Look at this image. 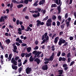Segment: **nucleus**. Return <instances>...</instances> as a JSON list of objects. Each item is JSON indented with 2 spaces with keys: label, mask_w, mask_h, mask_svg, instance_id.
<instances>
[{
  "label": "nucleus",
  "mask_w": 76,
  "mask_h": 76,
  "mask_svg": "<svg viewBox=\"0 0 76 76\" xmlns=\"http://www.w3.org/2000/svg\"><path fill=\"white\" fill-rule=\"evenodd\" d=\"M27 9V7H25L23 10V12H26V10Z\"/></svg>",
  "instance_id": "obj_43"
},
{
  "label": "nucleus",
  "mask_w": 76,
  "mask_h": 76,
  "mask_svg": "<svg viewBox=\"0 0 76 76\" xmlns=\"http://www.w3.org/2000/svg\"><path fill=\"white\" fill-rule=\"evenodd\" d=\"M67 17H68V13H66L65 15V18H67Z\"/></svg>",
  "instance_id": "obj_53"
},
{
  "label": "nucleus",
  "mask_w": 76,
  "mask_h": 76,
  "mask_svg": "<svg viewBox=\"0 0 76 76\" xmlns=\"http://www.w3.org/2000/svg\"><path fill=\"white\" fill-rule=\"evenodd\" d=\"M14 49L13 50V51L14 53H16L17 54H18V51H17V50L18 49L17 46H14L13 47Z\"/></svg>",
  "instance_id": "obj_9"
},
{
  "label": "nucleus",
  "mask_w": 76,
  "mask_h": 76,
  "mask_svg": "<svg viewBox=\"0 0 76 76\" xmlns=\"http://www.w3.org/2000/svg\"><path fill=\"white\" fill-rule=\"evenodd\" d=\"M61 4H62V2L61 1L60 5H59V6H58L57 7V10L58 11V14H60V13H61V8L60 7L61 6Z\"/></svg>",
  "instance_id": "obj_7"
},
{
  "label": "nucleus",
  "mask_w": 76,
  "mask_h": 76,
  "mask_svg": "<svg viewBox=\"0 0 76 76\" xmlns=\"http://www.w3.org/2000/svg\"><path fill=\"white\" fill-rule=\"evenodd\" d=\"M47 35H48V33L47 32L45 33L44 35L43 34L42 37V40H43L44 38H47Z\"/></svg>",
  "instance_id": "obj_10"
},
{
  "label": "nucleus",
  "mask_w": 76,
  "mask_h": 76,
  "mask_svg": "<svg viewBox=\"0 0 76 76\" xmlns=\"http://www.w3.org/2000/svg\"><path fill=\"white\" fill-rule=\"evenodd\" d=\"M18 9H19L22 7H23V5L22 4H20L19 5H18L17 6Z\"/></svg>",
  "instance_id": "obj_19"
},
{
  "label": "nucleus",
  "mask_w": 76,
  "mask_h": 76,
  "mask_svg": "<svg viewBox=\"0 0 76 76\" xmlns=\"http://www.w3.org/2000/svg\"><path fill=\"white\" fill-rule=\"evenodd\" d=\"M21 29L22 31H23V30H25V27H24L23 26L21 25Z\"/></svg>",
  "instance_id": "obj_38"
},
{
  "label": "nucleus",
  "mask_w": 76,
  "mask_h": 76,
  "mask_svg": "<svg viewBox=\"0 0 76 76\" xmlns=\"http://www.w3.org/2000/svg\"><path fill=\"white\" fill-rule=\"evenodd\" d=\"M62 44H64L63 46L64 47L65 46H66L67 44H68V42H66V40L62 38H61L59 39V41L58 42V45H61Z\"/></svg>",
  "instance_id": "obj_1"
},
{
  "label": "nucleus",
  "mask_w": 76,
  "mask_h": 76,
  "mask_svg": "<svg viewBox=\"0 0 76 76\" xmlns=\"http://www.w3.org/2000/svg\"><path fill=\"white\" fill-rule=\"evenodd\" d=\"M51 7H56L57 5L56 4H52L51 6Z\"/></svg>",
  "instance_id": "obj_32"
},
{
  "label": "nucleus",
  "mask_w": 76,
  "mask_h": 76,
  "mask_svg": "<svg viewBox=\"0 0 76 76\" xmlns=\"http://www.w3.org/2000/svg\"><path fill=\"white\" fill-rule=\"evenodd\" d=\"M33 17L34 18H37V15L36 14H33Z\"/></svg>",
  "instance_id": "obj_47"
},
{
  "label": "nucleus",
  "mask_w": 76,
  "mask_h": 76,
  "mask_svg": "<svg viewBox=\"0 0 76 76\" xmlns=\"http://www.w3.org/2000/svg\"><path fill=\"white\" fill-rule=\"evenodd\" d=\"M38 49V47L37 46H36L34 48V50H37Z\"/></svg>",
  "instance_id": "obj_58"
},
{
  "label": "nucleus",
  "mask_w": 76,
  "mask_h": 76,
  "mask_svg": "<svg viewBox=\"0 0 76 76\" xmlns=\"http://www.w3.org/2000/svg\"><path fill=\"white\" fill-rule=\"evenodd\" d=\"M1 48V49L2 50H4V48H5V46H4V45H1V46H0Z\"/></svg>",
  "instance_id": "obj_39"
},
{
  "label": "nucleus",
  "mask_w": 76,
  "mask_h": 76,
  "mask_svg": "<svg viewBox=\"0 0 76 76\" xmlns=\"http://www.w3.org/2000/svg\"><path fill=\"white\" fill-rule=\"evenodd\" d=\"M58 19L59 20L61 21V16H58Z\"/></svg>",
  "instance_id": "obj_33"
},
{
  "label": "nucleus",
  "mask_w": 76,
  "mask_h": 76,
  "mask_svg": "<svg viewBox=\"0 0 76 76\" xmlns=\"http://www.w3.org/2000/svg\"><path fill=\"white\" fill-rule=\"evenodd\" d=\"M5 42L7 44H9V43H10V39H7L5 40Z\"/></svg>",
  "instance_id": "obj_23"
},
{
  "label": "nucleus",
  "mask_w": 76,
  "mask_h": 76,
  "mask_svg": "<svg viewBox=\"0 0 76 76\" xmlns=\"http://www.w3.org/2000/svg\"><path fill=\"white\" fill-rule=\"evenodd\" d=\"M23 3V0H21L20 2H18V4H19L20 3Z\"/></svg>",
  "instance_id": "obj_45"
},
{
  "label": "nucleus",
  "mask_w": 76,
  "mask_h": 76,
  "mask_svg": "<svg viewBox=\"0 0 76 76\" xmlns=\"http://www.w3.org/2000/svg\"><path fill=\"white\" fill-rule=\"evenodd\" d=\"M42 53V52L38 51L37 50H34L32 52L33 54H34L35 56H37L38 58H39L40 57V56L39 54Z\"/></svg>",
  "instance_id": "obj_3"
},
{
  "label": "nucleus",
  "mask_w": 76,
  "mask_h": 76,
  "mask_svg": "<svg viewBox=\"0 0 76 76\" xmlns=\"http://www.w3.org/2000/svg\"><path fill=\"white\" fill-rule=\"evenodd\" d=\"M12 3H14L18 4V2L16 1V0H12Z\"/></svg>",
  "instance_id": "obj_31"
},
{
  "label": "nucleus",
  "mask_w": 76,
  "mask_h": 76,
  "mask_svg": "<svg viewBox=\"0 0 76 76\" xmlns=\"http://www.w3.org/2000/svg\"><path fill=\"white\" fill-rule=\"evenodd\" d=\"M63 25H62L61 26V29H64V27L65 25H64V24Z\"/></svg>",
  "instance_id": "obj_50"
},
{
  "label": "nucleus",
  "mask_w": 76,
  "mask_h": 76,
  "mask_svg": "<svg viewBox=\"0 0 76 76\" xmlns=\"http://www.w3.org/2000/svg\"><path fill=\"white\" fill-rule=\"evenodd\" d=\"M20 22V20H17L16 21V24L17 25L19 24V23Z\"/></svg>",
  "instance_id": "obj_44"
},
{
  "label": "nucleus",
  "mask_w": 76,
  "mask_h": 76,
  "mask_svg": "<svg viewBox=\"0 0 76 76\" xmlns=\"http://www.w3.org/2000/svg\"><path fill=\"white\" fill-rule=\"evenodd\" d=\"M47 22L48 23H51L52 22V20L51 18L47 20Z\"/></svg>",
  "instance_id": "obj_29"
},
{
  "label": "nucleus",
  "mask_w": 76,
  "mask_h": 76,
  "mask_svg": "<svg viewBox=\"0 0 76 76\" xmlns=\"http://www.w3.org/2000/svg\"><path fill=\"white\" fill-rule=\"evenodd\" d=\"M28 1H29V0H25L24 1V3L25 4H28Z\"/></svg>",
  "instance_id": "obj_40"
},
{
  "label": "nucleus",
  "mask_w": 76,
  "mask_h": 76,
  "mask_svg": "<svg viewBox=\"0 0 76 76\" xmlns=\"http://www.w3.org/2000/svg\"><path fill=\"white\" fill-rule=\"evenodd\" d=\"M20 58L19 56H17L15 58H12L11 59V63H13V64L15 65V66H17V63H18V62L16 61V60H18V59H20Z\"/></svg>",
  "instance_id": "obj_2"
},
{
  "label": "nucleus",
  "mask_w": 76,
  "mask_h": 76,
  "mask_svg": "<svg viewBox=\"0 0 76 76\" xmlns=\"http://www.w3.org/2000/svg\"><path fill=\"white\" fill-rule=\"evenodd\" d=\"M30 61H34V58L32 57V56H31L29 59Z\"/></svg>",
  "instance_id": "obj_20"
},
{
  "label": "nucleus",
  "mask_w": 76,
  "mask_h": 76,
  "mask_svg": "<svg viewBox=\"0 0 76 76\" xmlns=\"http://www.w3.org/2000/svg\"><path fill=\"white\" fill-rule=\"evenodd\" d=\"M23 67V66H21L18 69V70L19 73H21V72H22V67Z\"/></svg>",
  "instance_id": "obj_22"
},
{
  "label": "nucleus",
  "mask_w": 76,
  "mask_h": 76,
  "mask_svg": "<svg viewBox=\"0 0 76 76\" xmlns=\"http://www.w3.org/2000/svg\"><path fill=\"white\" fill-rule=\"evenodd\" d=\"M66 56V53H61V56L64 57V56Z\"/></svg>",
  "instance_id": "obj_56"
},
{
  "label": "nucleus",
  "mask_w": 76,
  "mask_h": 76,
  "mask_svg": "<svg viewBox=\"0 0 76 76\" xmlns=\"http://www.w3.org/2000/svg\"><path fill=\"white\" fill-rule=\"evenodd\" d=\"M69 39L70 41H72V40H73V37H69Z\"/></svg>",
  "instance_id": "obj_62"
},
{
  "label": "nucleus",
  "mask_w": 76,
  "mask_h": 76,
  "mask_svg": "<svg viewBox=\"0 0 76 76\" xmlns=\"http://www.w3.org/2000/svg\"><path fill=\"white\" fill-rule=\"evenodd\" d=\"M58 72H59V74L60 75H57L56 76H64L63 75H62V74H63V70H58Z\"/></svg>",
  "instance_id": "obj_12"
},
{
  "label": "nucleus",
  "mask_w": 76,
  "mask_h": 76,
  "mask_svg": "<svg viewBox=\"0 0 76 76\" xmlns=\"http://www.w3.org/2000/svg\"><path fill=\"white\" fill-rule=\"evenodd\" d=\"M32 55V53H30L29 54H28L25 56L26 57H29L31 56Z\"/></svg>",
  "instance_id": "obj_26"
},
{
  "label": "nucleus",
  "mask_w": 76,
  "mask_h": 76,
  "mask_svg": "<svg viewBox=\"0 0 76 76\" xmlns=\"http://www.w3.org/2000/svg\"><path fill=\"white\" fill-rule=\"evenodd\" d=\"M60 25V22L58 21H57V26H59Z\"/></svg>",
  "instance_id": "obj_54"
},
{
  "label": "nucleus",
  "mask_w": 76,
  "mask_h": 76,
  "mask_svg": "<svg viewBox=\"0 0 76 76\" xmlns=\"http://www.w3.org/2000/svg\"><path fill=\"white\" fill-rule=\"evenodd\" d=\"M54 56H55L54 53H52V54L50 57H53V58H54Z\"/></svg>",
  "instance_id": "obj_57"
},
{
  "label": "nucleus",
  "mask_w": 76,
  "mask_h": 76,
  "mask_svg": "<svg viewBox=\"0 0 76 76\" xmlns=\"http://www.w3.org/2000/svg\"><path fill=\"white\" fill-rule=\"evenodd\" d=\"M31 70H32L31 68H29V67L27 68L25 70L27 74H30L31 72Z\"/></svg>",
  "instance_id": "obj_5"
},
{
  "label": "nucleus",
  "mask_w": 76,
  "mask_h": 76,
  "mask_svg": "<svg viewBox=\"0 0 76 76\" xmlns=\"http://www.w3.org/2000/svg\"><path fill=\"white\" fill-rule=\"evenodd\" d=\"M12 68L14 70H16V69H18V66L12 65Z\"/></svg>",
  "instance_id": "obj_18"
},
{
  "label": "nucleus",
  "mask_w": 76,
  "mask_h": 76,
  "mask_svg": "<svg viewBox=\"0 0 76 76\" xmlns=\"http://www.w3.org/2000/svg\"><path fill=\"white\" fill-rule=\"evenodd\" d=\"M56 34H53V36L52 37V39H54V37H56Z\"/></svg>",
  "instance_id": "obj_61"
},
{
  "label": "nucleus",
  "mask_w": 76,
  "mask_h": 76,
  "mask_svg": "<svg viewBox=\"0 0 76 76\" xmlns=\"http://www.w3.org/2000/svg\"><path fill=\"white\" fill-rule=\"evenodd\" d=\"M32 55V53H30L29 54H28L25 56L26 57H29L31 56Z\"/></svg>",
  "instance_id": "obj_25"
},
{
  "label": "nucleus",
  "mask_w": 76,
  "mask_h": 76,
  "mask_svg": "<svg viewBox=\"0 0 76 76\" xmlns=\"http://www.w3.org/2000/svg\"><path fill=\"white\" fill-rule=\"evenodd\" d=\"M31 47H29L27 48V50L28 52V53H29V52H31Z\"/></svg>",
  "instance_id": "obj_21"
},
{
  "label": "nucleus",
  "mask_w": 76,
  "mask_h": 76,
  "mask_svg": "<svg viewBox=\"0 0 76 76\" xmlns=\"http://www.w3.org/2000/svg\"><path fill=\"white\" fill-rule=\"evenodd\" d=\"M32 55V53H30L29 54H28L25 56L26 57H29L31 56Z\"/></svg>",
  "instance_id": "obj_27"
},
{
  "label": "nucleus",
  "mask_w": 76,
  "mask_h": 76,
  "mask_svg": "<svg viewBox=\"0 0 76 76\" xmlns=\"http://www.w3.org/2000/svg\"><path fill=\"white\" fill-rule=\"evenodd\" d=\"M66 59L64 57H60L59 58V61H65L66 60Z\"/></svg>",
  "instance_id": "obj_13"
},
{
  "label": "nucleus",
  "mask_w": 76,
  "mask_h": 76,
  "mask_svg": "<svg viewBox=\"0 0 76 76\" xmlns=\"http://www.w3.org/2000/svg\"><path fill=\"white\" fill-rule=\"evenodd\" d=\"M22 66V62L18 63V67H20Z\"/></svg>",
  "instance_id": "obj_49"
},
{
  "label": "nucleus",
  "mask_w": 76,
  "mask_h": 76,
  "mask_svg": "<svg viewBox=\"0 0 76 76\" xmlns=\"http://www.w3.org/2000/svg\"><path fill=\"white\" fill-rule=\"evenodd\" d=\"M7 19V16L4 15L1 17L0 18V22H5V19Z\"/></svg>",
  "instance_id": "obj_4"
},
{
  "label": "nucleus",
  "mask_w": 76,
  "mask_h": 76,
  "mask_svg": "<svg viewBox=\"0 0 76 76\" xmlns=\"http://www.w3.org/2000/svg\"><path fill=\"white\" fill-rule=\"evenodd\" d=\"M34 61L36 62L37 64H39V63H40V59H39L38 58H36L34 60Z\"/></svg>",
  "instance_id": "obj_11"
},
{
  "label": "nucleus",
  "mask_w": 76,
  "mask_h": 76,
  "mask_svg": "<svg viewBox=\"0 0 76 76\" xmlns=\"http://www.w3.org/2000/svg\"><path fill=\"white\" fill-rule=\"evenodd\" d=\"M70 21H67L66 22V24L67 25L66 26L67 27H68L69 26V23H70Z\"/></svg>",
  "instance_id": "obj_36"
},
{
  "label": "nucleus",
  "mask_w": 76,
  "mask_h": 76,
  "mask_svg": "<svg viewBox=\"0 0 76 76\" xmlns=\"http://www.w3.org/2000/svg\"><path fill=\"white\" fill-rule=\"evenodd\" d=\"M22 45L23 47H25L27 45L26 44L23 43L22 44Z\"/></svg>",
  "instance_id": "obj_48"
},
{
  "label": "nucleus",
  "mask_w": 76,
  "mask_h": 76,
  "mask_svg": "<svg viewBox=\"0 0 76 76\" xmlns=\"http://www.w3.org/2000/svg\"><path fill=\"white\" fill-rule=\"evenodd\" d=\"M15 44L17 46H20V44L18 42H15Z\"/></svg>",
  "instance_id": "obj_55"
},
{
  "label": "nucleus",
  "mask_w": 76,
  "mask_h": 76,
  "mask_svg": "<svg viewBox=\"0 0 76 76\" xmlns=\"http://www.w3.org/2000/svg\"><path fill=\"white\" fill-rule=\"evenodd\" d=\"M0 58H1V60H3V55H2L0 57Z\"/></svg>",
  "instance_id": "obj_63"
},
{
  "label": "nucleus",
  "mask_w": 76,
  "mask_h": 76,
  "mask_svg": "<svg viewBox=\"0 0 76 76\" xmlns=\"http://www.w3.org/2000/svg\"><path fill=\"white\" fill-rule=\"evenodd\" d=\"M42 69L43 70H48V66L47 64H45L42 66Z\"/></svg>",
  "instance_id": "obj_8"
},
{
  "label": "nucleus",
  "mask_w": 76,
  "mask_h": 76,
  "mask_svg": "<svg viewBox=\"0 0 76 76\" xmlns=\"http://www.w3.org/2000/svg\"><path fill=\"white\" fill-rule=\"evenodd\" d=\"M9 27L10 28H13V25H12L11 24H10Z\"/></svg>",
  "instance_id": "obj_64"
},
{
  "label": "nucleus",
  "mask_w": 76,
  "mask_h": 76,
  "mask_svg": "<svg viewBox=\"0 0 76 76\" xmlns=\"http://www.w3.org/2000/svg\"><path fill=\"white\" fill-rule=\"evenodd\" d=\"M48 19V16H46L45 18H44L43 20L45 21V20H47V19Z\"/></svg>",
  "instance_id": "obj_37"
},
{
  "label": "nucleus",
  "mask_w": 76,
  "mask_h": 76,
  "mask_svg": "<svg viewBox=\"0 0 76 76\" xmlns=\"http://www.w3.org/2000/svg\"><path fill=\"white\" fill-rule=\"evenodd\" d=\"M63 34V31H61L59 33V35L60 36H61Z\"/></svg>",
  "instance_id": "obj_59"
},
{
  "label": "nucleus",
  "mask_w": 76,
  "mask_h": 76,
  "mask_svg": "<svg viewBox=\"0 0 76 76\" xmlns=\"http://www.w3.org/2000/svg\"><path fill=\"white\" fill-rule=\"evenodd\" d=\"M54 47H55V46H54V45L52 46L51 47V48L52 49L51 50L52 51H54L55 50V48Z\"/></svg>",
  "instance_id": "obj_35"
},
{
  "label": "nucleus",
  "mask_w": 76,
  "mask_h": 76,
  "mask_svg": "<svg viewBox=\"0 0 76 76\" xmlns=\"http://www.w3.org/2000/svg\"><path fill=\"white\" fill-rule=\"evenodd\" d=\"M70 60H71V58H68V62L70 63Z\"/></svg>",
  "instance_id": "obj_60"
},
{
  "label": "nucleus",
  "mask_w": 76,
  "mask_h": 76,
  "mask_svg": "<svg viewBox=\"0 0 76 76\" xmlns=\"http://www.w3.org/2000/svg\"><path fill=\"white\" fill-rule=\"evenodd\" d=\"M61 54V52L60 51H59L58 52V53H57V56L58 57H59L60 55Z\"/></svg>",
  "instance_id": "obj_41"
},
{
  "label": "nucleus",
  "mask_w": 76,
  "mask_h": 76,
  "mask_svg": "<svg viewBox=\"0 0 76 76\" xmlns=\"http://www.w3.org/2000/svg\"><path fill=\"white\" fill-rule=\"evenodd\" d=\"M45 2V0H42V1H40L39 3V5H41V4L43 5Z\"/></svg>",
  "instance_id": "obj_14"
},
{
  "label": "nucleus",
  "mask_w": 76,
  "mask_h": 76,
  "mask_svg": "<svg viewBox=\"0 0 76 76\" xmlns=\"http://www.w3.org/2000/svg\"><path fill=\"white\" fill-rule=\"evenodd\" d=\"M52 18L53 20H55L56 19L57 17H56V16L55 15H54L52 16Z\"/></svg>",
  "instance_id": "obj_42"
},
{
  "label": "nucleus",
  "mask_w": 76,
  "mask_h": 76,
  "mask_svg": "<svg viewBox=\"0 0 76 76\" xmlns=\"http://www.w3.org/2000/svg\"><path fill=\"white\" fill-rule=\"evenodd\" d=\"M37 26L38 27L39 26V25L41 24V21L39 20H38L37 21Z\"/></svg>",
  "instance_id": "obj_17"
},
{
  "label": "nucleus",
  "mask_w": 76,
  "mask_h": 76,
  "mask_svg": "<svg viewBox=\"0 0 76 76\" xmlns=\"http://www.w3.org/2000/svg\"><path fill=\"white\" fill-rule=\"evenodd\" d=\"M48 40H49V36H47L46 38H45V39H44L43 40L42 42L41 43V44H44V43L46 42V41H47Z\"/></svg>",
  "instance_id": "obj_6"
},
{
  "label": "nucleus",
  "mask_w": 76,
  "mask_h": 76,
  "mask_svg": "<svg viewBox=\"0 0 76 76\" xmlns=\"http://www.w3.org/2000/svg\"><path fill=\"white\" fill-rule=\"evenodd\" d=\"M46 24L47 26H51V23H47Z\"/></svg>",
  "instance_id": "obj_30"
},
{
  "label": "nucleus",
  "mask_w": 76,
  "mask_h": 76,
  "mask_svg": "<svg viewBox=\"0 0 76 76\" xmlns=\"http://www.w3.org/2000/svg\"><path fill=\"white\" fill-rule=\"evenodd\" d=\"M53 59H54V58H53V57L50 56L49 58H48V61H53Z\"/></svg>",
  "instance_id": "obj_28"
},
{
  "label": "nucleus",
  "mask_w": 76,
  "mask_h": 76,
  "mask_svg": "<svg viewBox=\"0 0 76 76\" xmlns=\"http://www.w3.org/2000/svg\"><path fill=\"white\" fill-rule=\"evenodd\" d=\"M38 0L37 1H35V3L33 4V6H37L38 5Z\"/></svg>",
  "instance_id": "obj_24"
},
{
  "label": "nucleus",
  "mask_w": 76,
  "mask_h": 76,
  "mask_svg": "<svg viewBox=\"0 0 76 76\" xmlns=\"http://www.w3.org/2000/svg\"><path fill=\"white\" fill-rule=\"evenodd\" d=\"M27 29H24V31H25L26 32H28L29 31H29H32V29L29 26H28L27 28Z\"/></svg>",
  "instance_id": "obj_15"
},
{
  "label": "nucleus",
  "mask_w": 76,
  "mask_h": 76,
  "mask_svg": "<svg viewBox=\"0 0 76 76\" xmlns=\"http://www.w3.org/2000/svg\"><path fill=\"white\" fill-rule=\"evenodd\" d=\"M59 39V37H56L55 38V40L54 41V42L55 44H57V42H58V40Z\"/></svg>",
  "instance_id": "obj_16"
},
{
  "label": "nucleus",
  "mask_w": 76,
  "mask_h": 76,
  "mask_svg": "<svg viewBox=\"0 0 76 76\" xmlns=\"http://www.w3.org/2000/svg\"><path fill=\"white\" fill-rule=\"evenodd\" d=\"M71 55V53H70V52L68 53L67 55V57L68 58H69L70 57H71V56L70 55Z\"/></svg>",
  "instance_id": "obj_34"
},
{
  "label": "nucleus",
  "mask_w": 76,
  "mask_h": 76,
  "mask_svg": "<svg viewBox=\"0 0 76 76\" xmlns=\"http://www.w3.org/2000/svg\"><path fill=\"white\" fill-rule=\"evenodd\" d=\"M25 55V53H22L21 54V56L22 57H24Z\"/></svg>",
  "instance_id": "obj_46"
},
{
  "label": "nucleus",
  "mask_w": 76,
  "mask_h": 76,
  "mask_svg": "<svg viewBox=\"0 0 76 76\" xmlns=\"http://www.w3.org/2000/svg\"><path fill=\"white\" fill-rule=\"evenodd\" d=\"M74 63H75V61H73L71 62L70 64V66H72V65H73V64H74Z\"/></svg>",
  "instance_id": "obj_51"
},
{
  "label": "nucleus",
  "mask_w": 76,
  "mask_h": 76,
  "mask_svg": "<svg viewBox=\"0 0 76 76\" xmlns=\"http://www.w3.org/2000/svg\"><path fill=\"white\" fill-rule=\"evenodd\" d=\"M41 9L39 8H38L37 9V10H38L37 11H38V12H41Z\"/></svg>",
  "instance_id": "obj_52"
}]
</instances>
